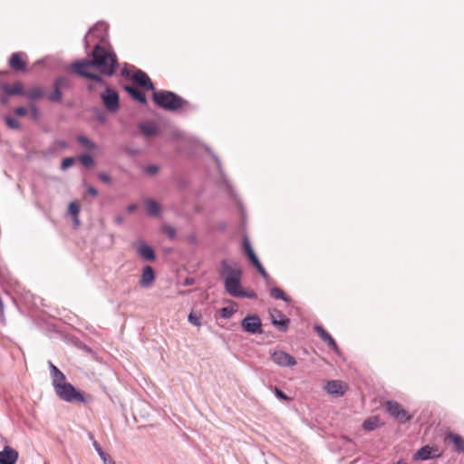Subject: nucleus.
Returning <instances> with one entry per match:
<instances>
[{
    "label": "nucleus",
    "instance_id": "nucleus-31",
    "mask_svg": "<svg viewBox=\"0 0 464 464\" xmlns=\"http://www.w3.org/2000/svg\"><path fill=\"white\" fill-rule=\"evenodd\" d=\"M53 84L58 86L60 89L70 88L71 81L65 76H59L54 80Z\"/></svg>",
    "mask_w": 464,
    "mask_h": 464
},
{
    "label": "nucleus",
    "instance_id": "nucleus-50",
    "mask_svg": "<svg viewBox=\"0 0 464 464\" xmlns=\"http://www.w3.org/2000/svg\"><path fill=\"white\" fill-rule=\"evenodd\" d=\"M88 193L92 195V197H95L98 195V190L93 187H89L87 189Z\"/></svg>",
    "mask_w": 464,
    "mask_h": 464
},
{
    "label": "nucleus",
    "instance_id": "nucleus-10",
    "mask_svg": "<svg viewBox=\"0 0 464 464\" xmlns=\"http://www.w3.org/2000/svg\"><path fill=\"white\" fill-rule=\"evenodd\" d=\"M19 457L16 450L10 446H5L0 451V464H15Z\"/></svg>",
    "mask_w": 464,
    "mask_h": 464
},
{
    "label": "nucleus",
    "instance_id": "nucleus-34",
    "mask_svg": "<svg viewBox=\"0 0 464 464\" xmlns=\"http://www.w3.org/2000/svg\"><path fill=\"white\" fill-rule=\"evenodd\" d=\"M235 312L236 310L233 307H223L220 309V316L228 319L235 314Z\"/></svg>",
    "mask_w": 464,
    "mask_h": 464
},
{
    "label": "nucleus",
    "instance_id": "nucleus-33",
    "mask_svg": "<svg viewBox=\"0 0 464 464\" xmlns=\"http://www.w3.org/2000/svg\"><path fill=\"white\" fill-rule=\"evenodd\" d=\"M5 124L8 126V128H10L12 130H20L21 129L20 122L16 119L13 118L11 116H5Z\"/></svg>",
    "mask_w": 464,
    "mask_h": 464
},
{
    "label": "nucleus",
    "instance_id": "nucleus-37",
    "mask_svg": "<svg viewBox=\"0 0 464 464\" xmlns=\"http://www.w3.org/2000/svg\"><path fill=\"white\" fill-rule=\"evenodd\" d=\"M85 78L92 80L101 84H104V85L106 84L105 82L103 81V79L102 78V76L97 73H93V72H90Z\"/></svg>",
    "mask_w": 464,
    "mask_h": 464
},
{
    "label": "nucleus",
    "instance_id": "nucleus-6",
    "mask_svg": "<svg viewBox=\"0 0 464 464\" xmlns=\"http://www.w3.org/2000/svg\"><path fill=\"white\" fill-rule=\"evenodd\" d=\"M243 330L248 334H256L262 332V322L258 315L248 314L241 322Z\"/></svg>",
    "mask_w": 464,
    "mask_h": 464
},
{
    "label": "nucleus",
    "instance_id": "nucleus-2",
    "mask_svg": "<svg viewBox=\"0 0 464 464\" xmlns=\"http://www.w3.org/2000/svg\"><path fill=\"white\" fill-rule=\"evenodd\" d=\"M219 276L224 281L225 290L229 295L237 297L244 295L241 288L242 269L238 265L231 266L227 259H223L220 263Z\"/></svg>",
    "mask_w": 464,
    "mask_h": 464
},
{
    "label": "nucleus",
    "instance_id": "nucleus-54",
    "mask_svg": "<svg viewBox=\"0 0 464 464\" xmlns=\"http://www.w3.org/2000/svg\"><path fill=\"white\" fill-rule=\"evenodd\" d=\"M246 254L249 257V256H252L253 255H255V252H254V250L252 248L251 250L246 251Z\"/></svg>",
    "mask_w": 464,
    "mask_h": 464
},
{
    "label": "nucleus",
    "instance_id": "nucleus-8",
    "mask_svg": "<svg viewBox=\"0 0 464 464\" xmlns=\"http://www.w3.org/2000/svg\"><path fill=\"white\" fill-rule=\"evenodd\" d=\"M102 99L106 109L111 112H115L119 109V95L118 93L110 89L106 88L105 92L102 94Z\"/></svg>",
    "mask_w": 464,
    "mask_h": 464
},
{
    "label": "nucleus",
    "instance_id": "nucleus-27",
    "mask_svg": "<svg viewBox=\"0 0 464 464\" xmlns=\"http://www.w3.org/2000/svg\"><path fill=\"white\" fill-rule=\"evenodd\" d=\"M47 99L51 102H61L63 100V92L61 89L53 84V92L48 94Z\"/></svg>",
    "mask_w": 464,
    "mask_h": 464
},
{
    "label": "nucleus",
    "instance_id": "nucleus-40",
    "mask_svg": "<svg viewBox=\"0 0 464 464\" xmlns=\"http://www.w3.org/2000/svg\"><path fill=\"white\" fill-rule=\"evenodd\" d=\"M274 393L275 395L276 396V398L282 400V401H289L291 400L290 397H288L286 394H285L280 389H278L277 387H275L274 389Z\"/></svg>",
    "mask_w": 464,
    "mask_h": 464
},
{
    "label": "nucleus",
    "instance_id": "nucleus-17",
    "mask_svg": "<svg viewBox=\"0 0 464 464\" xmlns=\"http://www.w3.org/2000/svg\"><path fill=\"white\" fill-rule=\"evenodd\" d=\"M155 280V272L150 266H146L142 269L141 279L140 285L142 287H150Z\"/></svg>",
    "mask_w": 464,
    "mask_h": 464
},
{
    "label": "nucleus",
    "instance_id": "nucleus-24",
    "mask_svg": "<svg viewBox=\"0 0 464 464\" xmlns=\"http://www.w3.org/2000/svg\"><path fill=\"white\" fill-rule=\"evenodd\" d=\"M381 425L380 419L377 416H372L363 421L362 428L364 430L372 431Z\"/></svg>",
    "mask_w": 464,
    "mask_h": 464
},
{
    "label": "nucleus",
    "instance_id": "nucleus-49",
    "mask_svg": "<svg viewBox=\"0 0 464 464\" xmlns=\"http://www.w3.org/2000/svg\"><path fill=\"white\" fill-rule=\"evenodd\" d=\"M248 258H249V260L251 261V263L253 264L254 266H257V264L260 263V261L258 260V258H257L256 254L253 255L252 256H249Z\"/></svg>",
    "mask_w": 464,
    "mask_h": 464
},
{
    "label": "nucleus",
    "instance_id": "nucleus-25",
    "mask_svg": "<svg viewBox=\"0 0 464 464\" xmlns=\"http://www.w3.org/2000/svg\"><path fill=\"white\" fill-rule=\"evenodd\" d=\"M44 92L40 87H34L29 91L25 92L24 96L30 101H37L43 98Z\"/></svg>",
    "mask_w": 464,
    "mask_h": 464
},
{
    "label": "nucleus",
    "instance_id": "nucleus-5",
    "mask_svg": "<svg viewBox=\"0 0 464 464\" xmlns=\"http://www.w3.org/2000/svg\"><path fill=\"white\" fill-rule=\"evenodd\" d=\"M386 411L400 423L410 421L412 418L399 402L394 401H388L386 402Z\"/></svg>",
    "mask_w": 464,
    "mask_h": 464
},
{
    "label": "nucleus",
    "instance_id": "nucleus-42",
    "mask_svg": "<svg viewBox=\"0 0 464 464\" xmlns=\"http://www.w3.org/2000/svg\"><path fill=\"white\" fill-rule=\"evenodd\" d=\"M255 267L257 269L258 273L264 279H269V275L266 273V269L264 268L261 263L257 264V266H255Z\"/></svg>",
    "mask_w": 464,
    "mask_h": 464
},
{
    "label": "nucleus",
    "instance_id": "nucleus-51",
    "mask_svg": "<svg viewBox=\"0 0 464 464\" xmlns=\"http://www.w3.org/2000/svg\"><path fill=\"white\" fill-rule=\"evenodd\" d=\"M195 284V279L193 277H187L184 281V285H192Z\"/></svg>",
    "mask_w": 464,
    "mask_h": 464
},
{
    "label": "nucleus",
    "instance_id": "nucleus-12",
    "mask_svg": "<svg viewBox=\"0 0 464 464\" xmlns=\"http://www.w3.org/2000/svg\"><path fill=\"white\" fill-rule=\"evenodd\" d=\"M132 79L133 81L140 87H143L145 88L146 90H149V91H153L154 90V85L153 83L151 82L150 77L148 76L147 73H145L143 71L141 70H137L133 76H132Z\"/></svg>",
    "mask_w": 464,
    "mask_h": 464
},
{
    "label": "nucleus",
    "instance_id": "nucleus-19",
    "mask_svg": "<svg viewBox=\"0 0 464 464\" xmlns=\"http://www.w3.org/2000/svg\"><path fill=\"white\" fill-rule=\"evenodd\" d=\"M2 89L5 92V93L8 96H13V95L24 96V93H25V91L24 90L23 83L21 82H16L12 85H10L8 83H4L2 85Z\"/></svg>",
    "mask_w": 464,
    "mask_h": 464
},
{
    "label": "nucleus",
    "instance_id": "nucleus-22",
    "mask_svg": "<svg viewBox=\"0 0 464 464\" xmlns=\"http://www.w3.org/2000/svg\"><path fill=\"white\" fill-rule=\"evenodd\" d=\"M448 438L453 444L454 451L458 453H464V438L456 433H449Z\"/></svg>",
    "mask_w": 464,
    "mask_h": 464
},
{
    "label": "nucleus",
    "instance_id": "nucleus-3",
    "mask_svg": "<svg viewBox=\"0 0 464 464\" xmlns=\"http://www.w3.org/2000/svg\"><path fill=\"white\" fill-rule=\"evenodd\" d=\"M92 62L93 67L103 75L111 76L115 73L118 66V59L114 53L109 52L104 47L96 44L92 52Z\"/></svg>",
    "mask_w": 464,
    "mask_h": 464
},
{
    "label": "nucleus",
    "instance_id": "nucleus-47",
    "mask_svg": "<svg viewBox=\"0 0 464 464\" xmlns=\"http://www.w3.org/2000/svg\"><path fill=\"white\" fill-rule=\"evenodd\" d=\"M243 247H244L245 252L252 249L250 241L246 237H244V239H243Z\"/></svg>",
    "mask_w": 464,
    "mask_h": 464
},
{
    "label": "nucleus",
    "instance_id": "nucleus-35",
    "mask_svg": "<svg viewBox=\"0 0 464 464\" xmlns=\"http://www.w3.org/2000/svg\"><path fill=\"white\" fill-rule=\"evenodd\" d=\"M80 160L82 163V165L87 168H90L94 164L93 159L88 154L82 155L80 157Z\"/></svg>",
    "mask_w": 464,
    "mask_h": 464
},
{
    "label": "nucleus",
    "instance_id": "nucleus-4",
    "mask_svg": "<svg viewBox=\"0 0 464 464\" xmlns=\"http://www.w3.org/2000/svg\"><path fill=\"white\" fill-rule=\"evenodd\" d=\"M152 100L159 107L169 111H177L187 104V101L170 91H156L152 94Z\"/></svg>",
    "mask_w": 464,
    "mask_h": 464
},
{
    "label": "nucleus",
    "instance_id": "nucleus-11",
    "mask_svg": "<svg viewBox=\"0 0 464 464\" xmlns=\"http://www.w3.org/2000/svg\"><path fill=\"white\" fill-rule=\"evenodd\" d=\"M93 67L92 60L82 59L72 63L73 72L82 77H86L90 72V68Z\"/></svg>",
    "mask_w": 464,
    "mask_h": 464
},
{
    "label": "nucleus",
    "instance_id": "nucleus-20",
    "mask_svg": "<svg viewBox=\"0 0 464 464\" xmlns=\"http://www.w3.org/2000/svg\"><path fill=\"white\" fill-rule=\"evenodd\" d=\"M314 331L318 334L320 338L331 348L334 351L338 350L337 344L334 339L324 329L323 326L319 324H315L314 326Z\"/></svg>",
    "mask_w": 464,
    "mask_h": 464
},
{
    "label": "nucleus",
    "instance_id": "nucleus-29",
    "mask_svg": "<svg viewBox=\"0 0 464 464\" xmlns=\"http://www.w3.org/2000/svg\"><path fill=\"white\" fill-rule=\"evenodd\" d=\"M79 144L84 147L88 150H93L96 148L94 142H92L89 138L83 135H79L76 138Z\"/></svg>",
    "mask_w": 464,
    "mask_h": 464
},
{
    "label": "nucleus",
    "instance_id": "nucleus-55",
    "mask_svg": "<svg viewBox=\"0 0 464 464\" xmlns=\"http://www.w3.org/2000/svg\"><path fill=\"white\" fill-rule=\"evenodd\" d=\"M1 102L2 103H6L7 102V98L5 97V96L1 97Z\"/></svg>",
    "mask_w": 464,
    "mask_h": 464
},
{
    "label": "nucleus",
    "instance_id": "nucleus-9",
    "mask_svg": "<svg viewBox=\"0 0 464 464\" xmlns=\"http://www.w3.org/2000/svg\"><path fill=\"white\" fill-rule=\"evenodd\" d=\"M441 456V452L437 447H432L426 445L424 447H421L420 450H418L414 455L413 459L415 460L420 459V460H428L431 459H438Z\"/></svg>",
    "mask_w": 464,
    "mask_h": 464
},
{
    "label": "nucleus",
    "instance_id": "nucleus-1",
    "mask_svg": "<svg viewBox=\"0 0 464 464\" xmlns=\"http://www.w3.org/2000/svg\"><path fill=\"white\" fill-rule=\"evenodd\" d=\"M52 385L57 397L66 402L85 403L87 401L84 393L66 382L65 375L51 362H48Z\"/></svg>",
    "mask_w": 464,
    "mask_h": 464
},
{
    "label": "nucleus",
    "instance_id": "nucleus-38",
    "mask_svg": "<svg viewBox=\"0 0 464 464\" xmlns=\"http://www.w3.org/2000/svg\"><path fill=\"white\" fill-rule=\"evenodd\" d=\"M74 163V159L72 157L64 158L61 164V169L63 170L67 169L68 168L72 167Z\"/></svg>",
    "mask_w": 464,
    "mask_h": 464
},
{
    "label": "nucleus",
    "instance_id": "nucleus-14",
    "mask_svg": "<svg viewBox=\"0 0 464 464\" xmlns=\"http://www.w3.org/2000/svg\"><path fill=\"white\" fill-rule=\"evenodd\" d=\"M325 391L335 397L343 396L346 391V386L341 381H329L325 385Z\"/></svg>",
    "mask_w": 464,
    "mask_h": 464
},
{
    "label": "nucleus",
    "instance_id": "nucleus-44",
    "mask_svg": "<svg viewBox=\"0 0 464 464\" xmlns=\"http://www.w3.org/2000/svg\"><path fill=\"white\" fill-rule=\"evenodd\" d=\"M27 109L24 107H17L14 112L16 116H24L27 113Z\"/></svg>",
    "mask_w": 464,
    "mask_h": 464
},
{
    "label": "nucleus",
    "instance_id": "nucleus-21",
    "mask_svg": "<svg viewBox=\"0 0 464 464\" xmlns=\"http://www.w3.org/2000/svg\"><path fill=\"white\" fill-rule=\"evenodd\" d=\"M138 127H139L140 132L145 137H151V136L157 135L159 132L158 128L152 122H147V121L140 122Z\"/></svg>",
    "mask_w": 464,
    "mask_h": 464
},
{
    "label": "nucleus",
    "instance_id": "nucleus-41",
    "mask_svg": "<svg viewBox=\"0 0 464 464\" xmlns=\"http://www.w3.org/2000/svg\"><path fill=\"white\" fill-rule=\"evenodd\" d=\"M30 113L31 117L35 121H37L40 118V111L34 104L30 105Z\"/></svg>",
    "mask_w": 464,
    "mask_h": 464
},
{
    "label": "nucleus",
    "instance_id": "nucleus-56",
    "mask_svg": "<svg viewBox=\"0 0 464 464\" xmlns=\"http://www.w3.org/2000/svg\"><path fill=\"white\" fill-rule=\"evenodd\" d=\"M98 119H99L101 121H105V116H104V115H99V116H98Z\"/></svg>",
    "mask_w": 464,
    "mask_h": 464
},
{
    "label": "nucleus",
    "instance_id": "nucleus-26",
    "mask_svg": "<svg viewBox=\"0 0 464 464\" xmlns=\"http://www.w3.org/2000/svg\"><path fill=\"white\" fill-rule=\"evenodd\" d=\"M92 445L96 452L102 459L103 464H116L115 461L102 450V449L96 440L92 441Z\"/></svg>",
    "mask_w": 464,
    "mask_h": 464
},
{
    "label": "nucleus",
    "instance_id": "nucleus-52",
    "mask_svg": "<svg viewBox=\"0 0 464 464\" xmlns=\"http://www.w3.org/2000/svg\"><path fill=\"white\" fill-rule=\"evenodd\" d=\"M137 206L135 204H132V205H130L128 207V211L130 213V212H133L135 209H136Z\"/></svg>",
    "mask_w": 464,
    "mask_h": 464
},
{
    "label": "nucleus",
    "instance_id": "nucleus-48",
    "mask_svg": "<svg viewBox=\"0 0 464 464\" xmlns=\"http://www.w3.org/2000/svg\"><path fill=\"white\" fill-rule=\"evenodd\" d=\"M243 294H244L243 295H238L237 297H247V298H250V299L256 298V295L253 291L246 292V291L243 290Z\"/></svg>",
    "mask_w": 464,
    "mask_h": 464
},
{
    "label": "nucleus",
    "instance_id": "nucleus-18",
    "mask_svg": "<svg viewBox=\"0 0 464 464\" xmlns=\"http://www.w3.org/2000/svg\"><path fill=\"white\" fill-rule=\"evenodd\" d=\"M272 324L280 331L285 332L288 329L289 319L282 314L279 311H275L271 314Z\"/></svg>",
    "mask_w": 464,
    "mask_h": 464
},
{
    "label": "nucleus",
    "instance_id": "nucleus-15",
    "mask_svg": "<svg viewBox=\"0 0 464 464\" xmlns=\"http://www.w3.org/2000/svg\"><path fill=\"white\" fill-rule=\"evenodd\" d=\"M24 56V53H14L9 59V66L17 72L24 71L26 67V63L22 59Z\"/></svg>",
    "mask_w": 464,
    "mask_h": 464
},
{
    "label": "nucleus",
    "instance_id": "nucleus-13",
    "mask_svg": "<svg viewBox=\"0 0 464 464\" xmlns=\"http://www.w3.org/2000/svg\"><path fill=\"white\" fill-rule=\"evenodd\" d=\"M106 29H107V26H106L105 24H103V23H97L93 26V28L89 30V32L87 33V34L84 37L85 47L86 48L88 47L89 38L96 37V38L103 39V37H104V35L106 34Z\"/></svg>",
    "mask_w": 464,
    "mask_h": 464
},
{
    "label": "nucleus",
    "instance_id": "nucleus-53",
    "mask_svg": "<svg viewBox=\"0 0 464 464\" xmlns=\"http://www.w3.org/2000/svg\"><path fill=\"white\" fill-rule=\"evenodd\" d=\"M246 254L249 257V256H252L253 255H255V252H254V250L252 248L251 250L246 251Z\"/></svg>",
    "mask_w": 464,
    "mask_h": 464
},
{
    "label": "nucleus",
    "instance_id": "nucleus-36",
    "mask_svg": "<svg viewBox=\"0 0 464 464\" xmlns=\"http://www.w3.org/2000/svg\"><path fill=\"white\" fill-rule=\"evenodd\" d=\"M213 158L217 163V166L220 171V174H221V177L223 179V181L224 183L227 185V188L230 190V187H229V184H228V181L226 179V177L224 176V173L222 171V169H221V162H220V160L218 159V157L215 154H213Z\"/></svg>",
    "mask_w": 464,
    "mask_h": 464
},
{
    "label": "nucleus",
    "instance_id": "nucleus-39",
    "mask_svg": "<svg viewBox=\"0 0 464 464\" xmlns=\"http://www.w3.org/2000/svg\"><path fill=\"white\" fill-rule=\"evenodd\" d=\"M188 322L196 326H198L201 324V319L197 314H194L193 313H190L188 317Z\"/></svg>",
    "mask_w": 464,
    "mask_h": 464
},
{
    "label": "nucleus",
    "instance_id": "nucleus-32",
    "mask_svg": "<svg viewBox=\"0 0 464 464\" xmlns=\"http://www.w3.org/2000/svg\"><path fill=\"white\" fill-rule=\"evenodd\" d=\"M69 212L71 215H72L75 219L74 222L76 225H79V219L77 218L78 214L80 213V206L77 202L73 201L69 204Z\"/></svg>",
    "mask_w": 464,
    "mask_h": 464
},
{
    "label": "nucleus",
    "instance_id": "nucleus-7",
    "mask_svg": "<svg viewBox=\"0 0 464 464\" xmlns=\"http://www.w3.org/2000/svg\"><path fill=\"white\" fill-rule=\"evenodd\" d=\"M271 359L280 367H292L297 363L294 356L281 350L275 351L271 354Z\"/></svg>",
    "mask_w": 464,
    "mask_h": 464
},
{
    "label": "nucleus",
    "instance_id": "nucleus-43",
    "mask_svg": "<svg viewBox=\"0 0 464 464\" xmlns=\"http://www.w3.org/2000/svg\"><path fill=\"white\" fill-rule=\"evenodd\" d=\"M164 231L170 238H174L176 236V229L173 227L168 226L164 227Z\"/></svg>",
    "mask_w": 464,
    "mask_h": 464
},
{
    "label": "nucleus",
    "instance_id": "nucleus-28",
    "mask_svg": "<svg viewBox=\"0 0 464 464\" xmlns=\"http://www.w3.org/2000/svg\"><path fill=\"white\" fill-rule=\"evenodd\" d=\"M147 212L150 216H158L160 212V205L153 199H148L145 202Z\"/></svg>",
    "mask_w": 464,
    "mask_h": 464
},
{
    "label": "nucleus",
    "instance_id": "nucleus-16",
    "mask_svg": "<svg viewBox=\"0 0 464 464\" xmlns=\"http://www.w3.org/2000/svg\"><path fill=\"white\" fill-rule=\"evenodd\" d=\"M137 253L145 261H154L156 258L153 248L144 242H141L137 247Z\"/></svg>",
    "mask_w": 464,
    "mask_h": 464
},
{
    "label": "nucleus",
    "instance_id": "nucleus-30",
    "mask_svg": "<svg viewBox=\"0 0 464 464\" xmlns=\"http://www.w3.org/2000/svg\"><path fill=\"white\" fill-rule=\"evenodd\" d=\"M270 295L271 297L275 298V299H280V300H283L285 302H290V298L285 294V292L278 288V287H274L270 290Z\"/></svg>",
    "mask_w": 464,
    "mask_h": 464
},
{
    "label": "nucleus",
    "instance_id": "nucleus-46",
    "mask_svg": "<svg viewBox=\"0 0 464 464\" xmlns=\"http://www.w3.org/2000/svg\"><path fill=\"white\" fill-rule=\"evenodd\" d=\"M98 177L102 181H103L105 183H111V177L106 173H103V172L99 173Z\"/></svg>",
    "mask_w": 464,
    "mask_h": 464
},
{
    "label": "nucleus",
    "instance_id": "nucleus-23",
    "mask_svg": "<svg viewBox=\"0 0 464 464\" xmlns=\"http://www.w3.org/2000/svg\"><path fill=\"white\" fill-rule=\"evenodd\" d=\"M124 89L136 101L140 102V103L147 102L145 94L139 89L129 85H126Z\"/></svg>",
    "mask_w": 464,
    "mask_h": 464
},
{
    "label": "nucleus",
    "instance_id": "nucleus-45",
    "mask_svg": "<svg viewBox=\"0 0 464 464\" xmlns=\"http://www.w3.org/2000/svg\"><path fill=\"white\" fill-rule=\"evenodd\" d=\"M146 171L150 174V175H155L156 173H158L159 171V167L156 166V165H150L146 168Z\"/></svg>",
    "mask_w": 464,
    "mask_h": 464
}]
</instances>
